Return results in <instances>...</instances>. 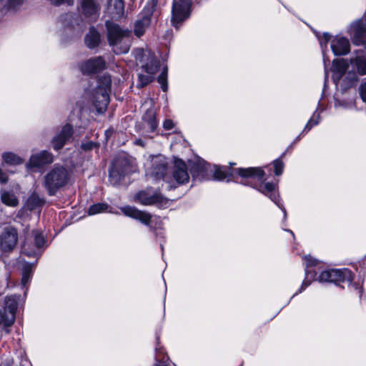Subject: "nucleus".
Returning a JSON list of instances; mask_svg holds the SVG:
<instances>
[{
    "instance_id": "f257e3e1",
    "label": "nucleus",
    "mask_w": 366,
    "mask_h": 366,
    "mask_svg": "<svg viewBox=\"0 0 366 366\" xmlns=\"http://www.w3.org/2000/svg\"><path fill=\"white\" fill-rule=\"evenodd\" d=\"M105 26L108 43L113 51L117 54L127 53L132 42V31L109 20L106 21Z\"/></svg>"
},
{
    "instance_id": "f03ea898",
    "label": "nucleus",
    "mask_w": 366,
    "mask_h": 366,
    "mask_svg": "<svg viewBox=\"0 0 366 366\" xmlns=\"http://www.w3.org/2000/svg\"><path fill=\"white\" fill-rule=\"evenodd\" d=\"M235 174H238L242 178L254 179L258 181H262L264 176V172L260 167L229 169V171H227L224 167H215L213 174V179L218 181L226 179L227 182H229L231 178Z\"/></svg>"
},
{
    "instance_id": "7ed1b4c3",
    "label": "nucleus",
    "mask_w": 366,
    "mask_h": 366,
    "mask_svg": "<svg viewBox=\"0 0 366 366\" xmlns=\"http://www.w3.org/2000/svg\"><path fill=\"white\" fill-rule=\"evenodd\" d=\"M69 171L63 166L55 165L44 177V186L49 196H54L69 181Z\"/></svg>"
},
{
    "instance_id": "20e7f679",
    "label": "nucleus",
    "mask_w": 366,
    "mask_h": 366,
    "mask_svg": "<svg viewBox=\"0 0 366 366\" xmlns=\"http://www.w3.org/2000/svg\"><path fill=\"white\" fill-rule=\"evenodd\" d=\"M111 77L104 75L98 79V85L92 94V101L99 114L104 113L109 104V92L111 90Z\"/></svg>"
},
{
    "instance_id": "39448f33",
    "label": "nucleus",
    "mask_w": 366,
    "mask_h": 366,
    "mask_svg": "<svg viewBox=\"0 0 366 366\" xmlns=\"http://www.w3.org/2000/svg\"><path fill=\"white\" fill-rule=\"evenodd\" d=\"M136 171V166L132 159L125 155L116 158L109 169L110 183L116 185L127 175Z\"/></svg>"
},
{
    "instance_id": "423d86ee",
    "label": "nucleus",
    "mask_w": 366,
    "mask_h": 366,
    "mask_svg": "<svg viewBox=\"0 0 366 366\" xmlns=\"http://www.w3.org/2000/svg\"><path fill=\"white\" fill-rule=\"evenodd\" d=\"M136 202L142 205H156L159 208H166L169 206V200L162 196L159 191L147 189L137 193L134 196Z\"/></svg>"
},
{
    "instance_id": "0eeeda50",
    "label": "nucleus",
    "mask_w": 366,
    "mask_h": 366,
    "mask_svg": "<svg viewBox=\"0 0 366 366\" xmlns=\"http://www.w3.org/2000/svg\"><path fill=\"white\" fill-rule=\"evenodd\" d=\"M321 282H332L338 285L340 282L351 284L353 280V274L347 268L330 269L322 271L318 277Z\"/></svg>"
},
{
    "instance_id": "6e6552de",
    "label": "nucleus",
    "mask_w": 366,
    "mask_h": 366,
    "mask_svg": "<svg viewBox=\"0 0 366 366\" xmlns=\"http://www.w3.org/2000/svg\"><path fill=\"white\" fill-rule=\"evenodd\" d=\"M192 4V0H173L171 21L176 29L189 16Z\"/></svg>"
},
{
    "instance_id": "1a4fd4ad",
    "label": "nucleus",
    "mask_w": 366,
    "mask_h": 366,
    "mask_svg": "<svg viewBox=\"0 0 366 366\" xmlns=\"http://www.w3.org/2000/svg\"><path fill=\"white\" fill-rule=\"evenodd\" d=\"M169 173V169L167 159L161 154L152 157L151 167L147 174L155 179H162L167 182Z\"/></svg>"
},
{
    "instance_id": "9d476101",
    "label": "nucleus",
    "mask_w": 366,
    "mask_h": 366,
    "mask_svg": "<svg viewBox=\"0 0 366 366\" xmlns=\"http://www.w3.org/2000/svg\"><path fill=\"white\" fill-rule=\"evenodd\" d=\"M19 239L17 229L12 226H6L0 231V252L11 253L16 247Z\"/></svg>"
},
{
    "instance_id": "9b49d317",
    "label": "nucleus",
    "mask_w": 366,
    "mask_h": 366,
    "mask_svg": "<svg viewBox=\"0 0 366 366\" xmlns=\"http://www.w3.org/2000/svg\"><path fill=\"white\" fill-rule=\"evenodd\" d=\"M155 4L154 2L148 4L145 6L142 11V16L140 19L137 20L134 26V34L137 36H142L146 29L151 24V16L154 11Z\"/></svg>"
},
{
    "instance_id": "f8f14e48",
    "label": "nucleus",
    "mask_w": 366,
    "mask_h": 366,
    "mask_svg": "<svg viewBox=\"0 0 366 366\" xmlns=\"http://www.w3.org/2000/svg\"><path fill=\"white\" fill-rule=\"evenodd\" d=\"M350 33L354 44L359 46L366 43V24L362 19L357 20L351 24Z\"/></svg>"
},
{
    "instance_id": "ddd939ff",
    "label": "nucleus",
    "mask_w": 366,
    "mask_h": 366,
    "mask_svg": "<svg viewBox=\"0 0 366 366\" xmlns=\"http://www.w3.org/2000/svg\"><path fill=\"white\" fill-rule=\"evenodd\" d=\"M106 63L102 56L91 58L79 64V69L84 74H96L105 68Z\"/></svg>"
},
{
    "instance_id": "4468645a",
    "label": "nucleus",
    "mask_w": 366,
    "mask_h": 366,
    "mask_svg": "<svg viewBox=\"0 0 366 366\" xmlns=\"http://www.w3.org/2000/svg\"><path fill=\"white\" fill-rule=\"evenodd\" d=\"M100 5L95 0H81L80 11L82 14L92 21H96L100 12Z\"/></svg>"
},
{
    "instance_id": "2eb2a0df",
    "label": "nucleus",
    "mask_w": 366,
    "mask_h": 366,
    "mask_svg": "<svg viewBox=\"0 0 366 366\" xmlns=\"http://www.w3.org/2000/svg\"><path fill=\"white\" fill-rule=\"evenodd\" d=\"M72 134V126L69 124L64 125L61 131L55 135L51 140L54 149L56 151L61 149L71 137Z\"/></svg>"
},
{
    "instance_id": "dca6fc26",
    "label": "nucleus",
    "mask_w": 366,
    "mask_h": 366,
    "mask_svg": "<svg viewBox=\"0 0 366 366\" xmlns=\"http://www.w3.org/2000/svg\"><path fill=\"white\" fill-rule=\"evenodd\" d=\"M258 191L264 195L269 197V198L274 202L278 207H280L284 213V219L287 217V212L285 208L282 206V204L279 201V194L276 191V184L272 182H266L259 185L258 187Z\"/></svg>"
},
{
    "instance_id": "f3484780",
    "label": "nucleus",
    "mask_w": 366,
    "mask_h": 366,
    "mask_svg": "<svg viewBox=\"0 0 366 366\" xmlns=\"http://www.w3.org/2000/svg\"><path fill=\"white\" fill-rule=\"evenodd\" d=\"M121 210L125 216L137 219L142 224L152 227L150 226L152 221V216L150 214L139 210L136 207L131 206L123 207L121 208Z\"/></svg>"
},
{
    "instance_id": "a211bd4d",
    "label": "nucleus",
    "mask_w": 366,
    "mask_h": 366,
    "mask_svg": "<svg viewBox=\"0 0 366 366\" xmlns=\"http://www.w3.org/2000/svg\"><path fill=\"white\" fill-rule=\"evenodd\" d=\"M158 125L156 119L155 112L153 109H148L142 117V126L143 131L142 134L145 137H149L148 133L155 131Z\"/></svg>"
},
{
    "instance_id": "6ab92c4d",
    "label": "nucleus",
    "mask_w": 366,
    "mask_h": 366,
    "mask_svg": "<svg viewBox=\"0 0 366 366\" xmlns=\"http://www.w3.org/2000/svg\"><path fill=\"white\" fill-rule=\"evenodd\" d=\"M172 177L178 185L184 184L189 182V176L184 162L181 159L175 160Z\"/></svg>"
},
{
    "instance_id": "aec40b11",
    "label": "nucleus",
    "mask_w": 366,
    "mask_h": 366,
    "mask_svg": "<svg viewBox=\"0 0 366 366\" xmlns=\"http://www.w3.org/2000/svg\"><path fill=\"white\" fill-rule=\"evenodd\" d=\"M53 155L48 151H42L40 153L33 154L26 166L28 168H39L45 164H51L53 162Z\"/></svg>"
},
{
    "instance_id": "412c9836",
    "label": "nucleus",
    "mask_w": 366,
    "mask_h": 366,
    "mask_svg": "<svg viewBox=\"0 0 366 366\" xmlns=\"http://www.w3.org/2000/svg\"><path fill=\"white\" fill-rule=\"evenodd\" d=\"M32 237H34V247L30 249V244L25 241L22 245V252L28 257H34L36 255V249H39L44 246L46 241L44 236L37 230H34L32 232Z\"/></svg>"
},
{
    "instance_id": "4be33fe9",
    "label": "nucleus",
    "mask_w": 366,
    "mask_h": 366,
    "mask_svg": "<svg viewBox=\"0 0 366 366\" xmlns=\"http://www.w3.org/2000/svg\"><path fill=\"white\" fill-rule=\"evenodd\" d=\"M331 49L335 56L346 55L350 52V42L347 38L337 36L332 40Z\"/></svg>"
},
{
    "instance_id": "5701e85b",
    "label": "nucleus",
    "mask_w": 366,
    "mask_h": 366,
    "mask_svg": "<svg viewBox=\"0 0 366 366\" xmlns=\"http://www.w3.org/2000/svg\"><path fill=\"white\" fill-rule=\"evenodd\" d=\"M190 172L194 179H197L200 181L210 179L208 175V164L204 160H197L192 163Z\"/></svg>"
},
{
    "instance_id": "b1692460",
    "label": "nucleus",
    "mask_w": 366,
    "mask_h": 366,
    "mask_svg": "<svg viewBox=\"0 0 366 366\" xmlns=\"http://www.w3.org/2000/svg\"><path fill=\"white\" fill-rule=\"evenodd\" d=\"M348 68V64L346 60L343 59H335L332 62V79L334 83L337 85L346 73Z\"/></svg>"
},
{
    "instance_id": "393cba45",
    "label": "nucleus",
    "mask_w": 366,
    "mask_h": 366,
    "mask_svg": "<svg viewBox=\"0 0 366 366\" xmlns=\"http://www.w3.org/2000/svg\"><path fill=\"white\" fill-rule=\"evenodd\" d=\"M107 13L113 19H121L124 14V0H109Z\"/></svg>"
},
{
    "instance_id": "a878e982",
    "label": "nucleus",
    "mask_w": 366,
    "mask_h": 366,
    "mask_svg": "<svg viewBox=\"0 0 366 366\" xmlns=\"http://www.w3.org/2000/svg\"><path fill=\"white\" fill-rule=\"evenodd\" d=\"M84 41L88 48L94 49L99 45L101 41V35L99 32L92 26L86 34Z\"/></svg>"
},
{
    "instance_id": "bb28decb",
    "label": "nucleus",
    "mask_w": 366,
    "mask_h": 366,
    "mask_svg": "<svg viewBox=\"0 0 366 366\" xmlns=\"http://www.w3.org/2000/svg\"><path fill=\"white\" fill-rule=\"evenodd\" d=\"M44 203V198H41L36 193H32L25 202L24 207L29 211H33L41 208Z\"/></svg>"
},
{
    "instance_id": "cd10ccee",
    "label": "nucleus",
    "mask_w": 366,
    "mask_h": 366,
    "mask_svg": "<svg viewBox=\"0 0 366 366\" xmlns=\"http://www.w3.org/2000/svg\"><path fill=\"white\" fill-rule=\"evenodd\" d=\"M24 2V0H0V11L2 13L15 11Z\"/></svg>"
},
{
    "instance_id": "c85d7f7f",
    "label": "nucleus",
    "mask_w": 366,
    "mask_h": 366,
    "mask_svg": "<svg viewBox=\"0 0 366 366\" xmlns=\"http://www.w3.org/2000/svg\"><path fill=\"white\" fill-rule=\"evenodd\" d=\"M320 40V44L322 49V55H323V61L325 66V79H327L328 76V71L326 69L327 67V62L330 60L328 59H326L325 57V51L327 48V44L330 40L331 36L330 34L325 32L322 34L321 37H318Z\"/></svg>"
},
{
    "instance_id": "c756f323",
    "label": "nucleus",
    "mask_w": 366,
    "mask_h": 366,
    "mask_svg": "<svg viewBox=\"0 0 366 366\" xmlns=\"http://www.w3.org/2000/svg\"><path fill=\"white\" fill-rule=\"evenodd\" d=\"M159 67V61L154 57H151L148 62L142 66V69L148 74L154 76V74L158 71Z\"/></svg>"
},
{
    "instance_id": "7c9ffc66",
    "label": "nucleus",
    "mask_w": 366,
    "mask_h": 366,
    "mask_svg": "<svg viewBox=\"0 0 366 366\" xmlns=\"http://www.w3.org/2000/svg\"><path fill=\"white\" fill-rule=\"evenodd\" d=\"M352 64L357 69V72L360 75L366 74V56H357L353 60Z\"/></svg>"
},
{
    "instance_id": "2f4dec72",
    "label": "nucleus",
    "mask_w": 366,
    "mask_h": 366,
    "mask_svg": "<svg viewBox=\"0 0 366 366\" xmlns=\"http://www.w3.org/2000/svg\"><path fill=\"white\" fill-rule=\"evenodd\" d=\"M1 201L4 204L10 207H16L19 200L13 192L4 191L1 193Z\"/></svg>"
},
{
    "instance_id": "473e14b6",
    "label": "nucleus",
    "mask_w": 366,
    "mask_h": 366,
    "mask_svg": "<svg viewBox=\"0 0 366 366\" xmlns=\"http://www.w3.org/2000/svg\"><path fill=\"white\" fill-rule=\"evenodd\" d=\"M4 162L11 165H18L23 162V160L12 152H5L2 155Z\"/></svg>"
},
{
    "instance_id": "72a5a7b5",
    "label": "nucleus",
    "mask_w": 366,
    "mask_h": 366,
    "mask_svg": "<svg viewBox=\"0 0 366 366\" xmlns=\"http://www.w3.org/2000/svg\"><path fill=\"white\" fill-rule=\"evenodd\" d=\"M155 351V358L157 362H159V364H156L154 366H168L167 362L169 357L164 355V350L162 347H158L157 345Z\"/></svg>"
},
{
    "instance_id": "f704fd0d",
    "label": "nucleus",
    "mask_w": 366,
    "mask_h": 366,
    "mask_svg": "<svg viewBox=\"0 0 366 366\" xmlns=\"http://www.w3.org/2000/svg\"><path fill=\"white\" fill-rule=\"evenodd\" d=\"M108 209V204L106 203H97L90 206L88 209V214L89 215H95L104 212H106Z\"/></svg>"
},
{
    "instance_id": "c9c22d12",
    "label": "nucleus",
    "mask_w": 366,
    "mask_h": 366,
    "mask_svg": "<svg viewBox=\"0 0 366 366\" xmlns=\"http://www.w3.org/2000/svg\"><path fill=\"white\" fill-rule=\"evenodd\" d=\"M6 307L14 315L17 309V300L15 296H9L5 300Z\"/></svg>"
},
{
    "instance_id": "e433bc0d",
    "label": "nucleus",
    "mask_w": 366,
    "mask_h": 366,
    "mask_svg": "<svg viewBox=\"0 0 366 366\" xmlns=\"http://www.w3.org/2000/svg\"><path fill=\"white\" fill-rule=\"evenodd\" d=\"M32 265L29 263H26L23 268L21 283L25 286L30 280L31 273Z\"/></svg>"
},
{
    "instance_id": "4c0bfd02",
    "label": "nucleus",
    "mask_w": 366,
    "mask_h": 366,
    "mask_svg": "<svg viewBox=\"0 0 366 366\" xmlns=\"http://www.w3.org/2000/svg\"><path fill=\"white\" fill-rule=\"evenodd\" d=\"M154 79V76L151 74H139L138 76V81L137 84V86L138 88H143L144 86H147L148 84H149L151 81H152Z\"/></svg>"
},
{
    "instance_id": "58836bf2",
    "label": "nucleus",
    "mask_w": 366,
    "mask_h": 366,
    "mask_svg": "<svg viewBox=\"0 0 366 366\" xmlns=\"http://www.w3.org/2000/svg\"><path fill=\"white\" fill-rule=\"evenodd\" d=\"M167 68H164L158 76V82L161 84L162 89L166 92L168 89L167 86Z\"/></svg>"
},
{
    "instance_id": "ea45409f",
    "label": "nucleus",
    "mask_w": 366,
    "mask_h": 366,
    "mask_svg": "<svg viewBox=\"0 0 366 366\" xmlns=\"http://www.w3.org/2000/svg\"><path fill=\"white\" fill-rule=\"evenodd\" d=\"M320 122V114H316V112L314 113L313 116L310 119L305 127L303 130V132L307 131H310L314 126L317 125Z\"/></svg>"
},
{
    "instance_id": "a19ab883",
    "label": "nucleus",
    "mask_w": 366,
    "mask_h": 366,
    "mask_svg": "<svg viewBox=\"0 0 366 366\" xmlns=\"http://www.w3.org/2000/svg\"><path fill=\"white\" fill-rule=\"evenodd\" d=\"M320 122V114H316V112L314 113L313 116L310 119L305 127L303 130V132L307 131H310L314 126L317 125Z\"/></svg>"
},
{
    "instance_id": "79ce46f5",
    "label": "nucleus",
    "mask_w": 366,
    "mask_h": 366,
    "mask_svg": "<svg viewBox=\"0 0 366 366\" xmlns=\"http://www.w3.org/2000/svg\"><path fill=\"white\" fill-rule=\"evenodd\" d=\"M273 167L274 170V174L277 176L281 175L283 172L284 164L283 162L277 159L273 162Z\"/></svg>"
},
{
    "instance_id": "37998d69",
    "label": "nucleus",
    "mask_w": 366,
    "mask_h": 366,
    "mask_svg": "<svg viewBox=\"0 0 366 366\" xmlns=\"http://www.w3.org/2000/svg\"><path fill=\"white\" fill-rule=\"evenodd\" d=\"M305 260L306 262L305 274L307 279L309 274L312 272L309 267L316 264V259H312L311 257H305Z\"/></svg>"
},
{
    "instance_id": "c03bdc74",
    "label": "nucleus",
    "mask_w": 366,
    "mask_h": 366,
    "mask_svg": "<svg viewBox=\"0 0 366 366\" xmlns=\"http://www.w3.org/2000/svg\"><path fill=\"white\" fill-rule=\"evenodd\" d=\"M97 147H99V144L92 141H86L81 144V148L84 151H90Z\"/></svg>"
},
{
    "instance_id": "a18cd8bd",
    "label": "nucleus",
    "mask_w": 366,
    "mask_h": 366,
    "mask_svg": "<svg viewBox=\"0 0 366 366\" xmlns=\"http://www.w3.org/2000/svg\"><path fill=\"white\" fill-rule=\"evenodd\" d=\"M345 79L347 80L346 83L347 86H352L355 82L357 81V74L354 71L351 72L349 71L347 74V76L345 77Z\"/></svg>"
},
{
    "instance_id": "49530a36",
    "label": "nucleus",
    "mask_w": 366,
    "mask_h": 366,
    "mask_svg": "<svg viewBox=\"0 0 366 366\" xmlns=\"http://www.w3.org/2000/svg\"><path fill=\"white\" fill-rule=\"evenodd\" d=\"M74 16H75V14H66L64 16L61 17V21H62L63 24L66 23L67 26H72L73 23L71 22V20L74 19Z\"/></svg>"
},
{
    "instance_id": "de8ad7c7",
    "label": "nucleus",
    "mask_w": 366,
    "mask_h": 366,
    "mask_svg": "<svg viewBox=\"0 0 366 366\" xmlns=\"http://www.w3.org/2000/svg\"><path fill=\"white\" fill-rule=\"evenodd\" d=\"M14 322V317H12V318L11 320L7 318L5 322H4V323L1 325H3L4 330L6 332V333L8 334L10 332L9 327L13 325Z\"/></svg>"
},
{
    "instance_id": "09e8293b",
    "label": "nucleus",
    "mask_w": 366,
    "mask_h": 366,
    "mask_svg": "<svg viewBox=\"0 0 366 366\" xmlns=\"http://www.w3.org/2000/svg\"><path fill=\"white\" fill-rule=\"evenodd\" d=\"M51 4L59 6L61 4H66L67 5H72L74 4L73 0H49Z\"/></svg>"
},
{
    "instance_id": "8fccbe9b",
    "label": "nucleus",
    "mask_w": 366,
    "mask_h": 366,
    "mask_svg": "<svg viewBox=\"0 0 366 366\" xmlns=\"http://www.w3.org/2000/svg\"><path fill=\"white\" fill-rule=\"evenodd\" d=\"M360 94L363 102L366 103V81L361 84L360 86Z\"/></svg>"
},
{
    "instance_id": "3c124183",
    "label": "nucleus",
    "mask_w": 366,
    "mask_h": 366,
    "mask_svg": "<svg viewBox=\"0 0 366 366\" xmlns=\"http://www.w3.org/2000/svg\"><path fill=\"white\" fill-rule=\"evenodd\" d=\"M165 129L169 130L174 127V123L171 119H166L163 123Z\"/></svg>"
},
{
    "instance_id": "603ef678",
    "label": "nucleus",
    "mask_w": 366,
    "mask_h": 366,
    "mask_svg": "<svg viewBox=\"0 0 366 366\" xmlns=\"http://www.w3.org/2000/svg\"><path fill=\"white\" fill-rule=\"evenodd\" d=\"M310 281L305 280L301 285L300 289L293 296L297 295L298 293H301L304 290H305L310 285Z\"/></svg>"
},
{
    "instance_id": "864d4df0",
    "label": "nucleus",
    "mask_w": 366,
    "mask_h": 366,
    "mask_svg": "<svg viewBox=\"0 0 366 366\" xmlns=\"http://www.w3.org/2000/svg\"><path fill=\"white\" fill-rule=\"evenodd\" d=\"M8 182V176L6 173L3 172L0 168V183L5 184Z\"/></svg>"
},
{
    "instance_id": "5fc2aeb1",
    "label": "nucleus",
    "mask_w": 366,
    "mask_h": 366,
    "mask_svg": "<svg viewBox=\"0 0 366 366\" xmlns=\"http://www.w3.org/2000/svg\"><path fill=\"white\" fill-rule=\"evenodd\" d=\"M7 317H6V312L4 311H1L0 310V325H1L4 322H5L6 320Z\"/></svg>"
},
{
    "instance_id": "6e6d98bb",
    "label": "nucleus",
    "mask_w": 366,
    "mask_h": 366,
    "mask_svg": "<svg viewBox=\"0 0 366 366\" xmlns=\"http://www.w3.org/2000/svg\"><path fill=\"white\" fill-rule=\"evenodd\" d=\"M135 144L137 145H139V146H141V147H144V142L142 139H136L135 142H134Z\"/></svg>"
},
{
    "instance_id": "4d7b16f0",
    "label": "nucleus",
    "mask_w": 366,
    "mask_h": 366,
    "mask_svg": "<svg viewBox=\"0 0 366 366\" xmlns=\"http://www.w3.org/2000/svg\"><path fill=\"white\" fill-rule=\"evenodd\" d=\"M286 231H287V232H290V233L292 234V236L293 237V238H295V234H294V233H293V232H292V230H290V229H287Z\"/></svg>"
},
{
    "instance_id": "13d9d810",
    "label": "nucleus",
    "mask_w": 366,
    "mask_h": 366,
    "mask_svg": "<svg viewBox=\"0 0 366 366\" xmlns=\"http://www.w3.org/2000/svg\"><path fill=\"white\" fill-rule=\"evenodd\" d=\"M300 135H299V136L295 139V142H295H295H297L298 140H300Z\"/></svg>"
},
{
    "instance_id": "bf43d9fd",
    "label": "nucleus",
    "mask_w": 366,
    "mask_h": 366,
    "mask_svg": "<svg viewBox=\"0 0 366 366\" xmlns=\"http://www.w3.org/2000/svg\"><path fill=\"white\" fill-rule=\"evenodd\" d=\"M300 135H299V136L295 139V142H295H295H297L298 140H300Z\"/></svg>"
},
{
    "instance_id": "052dcab7",
    "label": "nucleus",
    "mask_w": 366,
    "mask_h": 366,
    "mask_svg": "<svg viewBox=\"0 0 366 366\" xmlns=\"http://www.w3.org/2000/svg\"><path fill=\"white\" fill-rule=\"evenodd\" d=\"M174 187H176V186H174V185H169V189H172V188H174Z\"/></svg>"
},
{
    "instance_id": "680f3d73",
    "label": "nucleus",
    "mask_w": 366,
    "mask_h": 366,
    "mask_svg": "<svg viewBox=\"0 0 366 366\" xmlns=\"http://www.w3.org/2000/svg\"><path fill=\"white\" fill-rule=\"evenodd\" d=\"M361 292H362V291H361V289H360V291H359V293L361 295Z\"/></svg>"
}]
</instances>
